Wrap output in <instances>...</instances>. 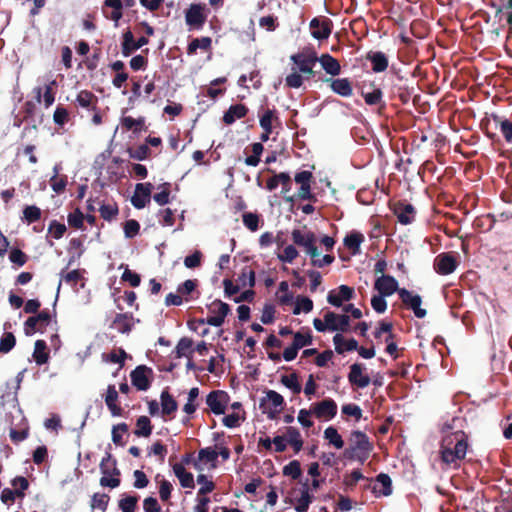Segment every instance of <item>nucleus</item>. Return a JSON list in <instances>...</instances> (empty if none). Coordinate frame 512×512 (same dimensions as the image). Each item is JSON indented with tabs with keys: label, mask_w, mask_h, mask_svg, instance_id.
<instances>
[{
	"label": "nucleus",
	"mask_w": 512,
	"mask_h": 512,
	"mask_svg": "<svg viewBox=\"0 0 512 512\" xmlns=\"http://www.w3.org/2000/svg\"><path fill=\"white\" fill-rule=\"evenodd\" d=\"M467 437L463 431H457L445 437L441 444V460L454 468L460 467V461L466 456Z\"/></svg>",
	"instance_id": "f257e3e1"
},
{
	"label": "nucleus",
	"mask_w": 512,
	"mask_h": 512,
	"mask_svg": "<svg viewBox=\"0 0 512 512\" xmlns=\"http://www.w3.org/2000/svg\"><path fill=\"white\" fill-rule=\"evenodd\" d=\"M351 445L345 449L344 456L350 460H357L364 463L373 450V444L369 437L362 431L356 430L351 433Z\"/></svg>",
	"instance_id": "f03ea898"
},
{
	"label": "nucleus",
	"mask_w": 512,
	"mask_h": 512,
	"mask_svg": "<svg viewBox=\"0 0 512 512\" xmlns=\"http://www.w3.org/2000/svg\"><path fill=\"white\" fill-rule=\"evenodd\" d=\"M313 326L318 332H325L326 330L347 332L350 326V317L346 314L339 315L328 311L324 315V322L315 318Z\"/></svg>",
	"instance_id": "7ed1b4c3"
},
{
	"label": "nucleus",
	"mask_w": 512,
	"mask_h": 512,
	"mask_svg": "<svg viewBox=\"0 0 512 512\" xmlns=\"http://www.w3.org/2000/svg\"><path fill=\"white\" fill-rule=\"evenodd\" d=\"M100 471L103 476L100 478V485L102 487H109L111 489L117 488L120 483V470L117 467V460L107 453L100 462Z\"/></svg>",
	"instance_id": "20e7f679"
},
{
	"label": "nucleus",
	"mask_w": 512,
	"mask_h": 512,
	"mask_svg": "<svg viewBox=\"0 0 512 512\" xmlns=\"http://www.w3.org/2000/svg\"><path fill=\"white\" fill-rule=\"evenodd\" d=\"M285 405L284 398L274 390H268L260 400V408L270 420H274Z\"/></svg>",
	"instance_id": "39448f33"
},
{
	"label": "nucleus",
	"mask_w": 512,
	"mask_h": 512,
	"mask_svg": "<svg viewBox=\"0 0 512 512\" xmlns=\"http://www.w3.org/2000/svg\"><path fill=\"white\" fill-rule=\"evenodd\" d=\"M206 6L201 3H192L185 11L186 24L196 30L203 28L206 20L207 13L205 12Z\"/></svg>",
	"instance_id": "423d86ee"
},
{
	"label": "nucleus",
	"mask_w": 512,
	"mask_h": 512,
	"mask_svg": "<svg viewBox=\"0 0 512 512\" xmlns=\"http://www.w3.org/2000/svg\"><path fill=\"white\" fill-rule=\"evenodd\" d=\"M51 321V314L48 309H43L35 316H30L24 322V333L31 336L36 332H43Z\"/></svg>",
	"instance_id": "0eeeda50"
},
{
	"label": "nucleus",
	"mask_w": 512,
	"mask_h": 512,
	"mask_svg": "<svg viewBox=\"0 0 512 512\" xmlns=\"http://www.w3.org/2000/svg\"><path fill=\"white\" fill-rule=\"evenodd\" d=\"M309 28L313 38L323 41L327 40L331 35L333 22L326 16H318L310 21Z\"/></svg>",
	"instance_id": "6e6552de"
},
{
	"label": "nucleus",
	"mask_w": 512,
	"mask_h": 512,
	"mask_svg": "<svg viewBox=\"0 0 512 512\" xmlns=\"http://www.w3.org/2000/svg\"><path fill=\"white\" fill-rule=\"evenodd\" d=\"M207 307L212 315L208 316L205 322L210 326H221L224 323L225 317L230 313V306L218 299L214 300Z\"/></svg>",
	"instance_id": "1a4fd4ad"
},
{
	"label": "nucleus",
	"mask_w": 512,
	"mask_h": 512,
	"mask_svg": "<svg viewBox=\"0 0 512 512\" xmlns=\"http://www.w3.org/2000/svg\"><path fill=\"white\" fill-rule=\"evenodd\" d=\"M153 370L145 365H139L130 373L132 385L139 391H146L151 386Z\"/></svg>",
	"instance_id": "9d476101"
},
{
	"label": "nucleus",
	"mask_w": 512,
	"mask_h": 512,
	"mask_svg": "<svg viewBox=\"0 0 512 512\" xmlns=\"http://www.w3.org/2000/svg\"><path fill=\"white\" fill-rule=\"evenodd\" d=\"M398 295L403 305L409 309H412L417 318H424L426 316L427 311L421 308L422 298L420 295L413 294L406 288L399 289Z\"/></svg>",
	"instance_id": "9b49d317"
},
{
	"label": "nucleus",
	"mask_w": 512,
	"mask_h": 512,
	"mask_svg": "<svg viewBox=\"0 0 512 512\" xmlns=\"http://www.w3.org/2000/svg\"><path fill=\"white\" fill-rule=\"evenodd\" d=\"M154 186L150 182L138 183L135 186L131 203L136 209H143L151 201V193Z\"/></svg>",
	"instance_id": "f8f14e48"
},
{
	"label": "nucleus",
	"mask_w": 512,
	"mask_h": 512,
	"mask_svg": "<svg viewBox=\"0 0 512 512\" xmlns=\"http://www.w3.org/2000/svg\"><path fill=\"white\" fill-rule=\"evenodd\" d=\"M228 402L229 395L227 394V392L222 390L211 391L206 396V404L208 405L210 410L216 415L225 413Z\"/></svg>",
	"instance_id": "ddd939ff"
},
{
	"label": "nucleus",
	"mask_w": 512,
	"mask_h": 512,
	"mask_svg": "<svg viewBox=\"0 0 512 512\" xmlns=\"http://www.w3.org/2000/svg\"><path fill=\"white\" fill-rule=\"evenodd\" d=\"M433 266L438 274L449 275L456 270L458 261L451 253L444 252L436 256Z\"/></svg>",
	"instance_id": "4468645a"
},
{
	"label": "nucleus",
	"mask_w": 512,
	"mask_h": 512,
	"mask_svg": "<svg viewBox=\"0 0 512 512\" xmlns=\"http://www.w3.org/2000/svg\"><path fill=\"white\" fill-rule=\"evenodd\" d=\"M312 412L318 419H332L337 414V404L331 398H326L320 402L314 403L312 406Z\"/></svg>",
	"instance_id": "2eb2a0df"
},
{
	"label": "nucleus",
	"mask_w": 512,
	"mask_h": 512,
	"mask_svg": "<svg viewBox=\"0 0 512 512\" xmlns=\"http://www.w3.org/2000/svg\"><path fill=\"white\" fill-rule=\"evenodd\" d=\"M364 370L365 367L361 363H354L350 366L348 381L352 386L363 389L370 384L371 379L369 375L364 373Z\"/></svg>",
	"instance_id": "dca6fc26"
},
{
	"label": "nucleus",
	"mask_w": 512,
	"mask_h": 512,
	"mask_svg": "<svg viewBox=\"0 0 512 512\" xmlns=\"http://www.w3.org/2000/svg\"><path fill=\"white\" fill-rule=\"evenodd\" d=\"M354 295L355 291L352 287L342 284L328 293L327 301L335 307H341L344 301L351 300Z\"/></svg>",
	"instance_id": "f3484780"
},
{
	"label": "nucleus",
	"mask_w": 512,
	"mask_h": 512,
	"mask_svg": "<svg viewBox=\"0 0 512 512\" xmlns=\"http://www.w3.org/2000/svg\"><path fill=\"white\" fill-rule=\"evenodd\" d=\"M374 289L382 296H390L400 289L398 281L390 275H382L378 277L374 283Z\"/></svg>",
	"instance_id": "a211bd4d"
},
{
	"label": "nucleus",
	"mask_w": 512,
	"mask_h": 512,
	"mask_svg": "<svg viewBox=\"0 0 512 512\" xmlns=\"http://www.w3.org/2000/svg\"><path fill=\"white\" fill-rule=\"evenodd\" d=\"M394 213L401 224L408 225L415 220L416 210L410 203L398 202L395 205Z\"/></svg>",
	"instance_id": "6ab92c4d"
},
{
	"label": "nucleus",
	"mask_w": 512,
	"mask_h": 512,
	"mask_svg": "<svg viewBox=\"0 0 512 512\" xmlns=\"http://www.w3.org/2000/svg\"><path fill=\"white\" fill-rule=\"evenodd\" d=\"M326 82L334 93L342 97H350L353 94L352 83L348 78H328Z\"/></svg>",
	"instance_id": "aec40b11"
},
{
	"label": "nucleus",
	"mask_w": 512,
	"mask_h": 512,
	"mask_svg": "<svg viewBox=\"0 0 512 512\" xmlns=\"http://www.w3.org/2000/svg\"><path fill=\"white\" fill-rule=\"evenodd\" d=\"M314 496L310 493L308 480L301 487L300 496L294 499V509L297 512H307L310 504L313 502Z\"/></svg>",
	"instance_id": "412c9836"
},
{
	"label": "nucleus",
	"mask_w": 512,
	"mask_h": 512,
	"mask_svg": "<svg viewBox=\"0 0 512 512\" xmlns=\"http://www.w3.org/2000/svg\"><path fill=\"white\" fill-rule=\"evenodd\" d=\"M375 485L372 487V492L376 497L390 496L392 494V480L386 473H380L375 478Z\"/></svg>",
	"instance_id": "4be33fe9"
},
{
	"label": "nucleus",
	"mask_w": 512,
	"mask_h": 512,
	"mask_svg": "<svg viewBox=\"0 0 512 512\" xmlns=\"http://www.w3.org/2000/svg\"><path fill=\"white\" fill-rule=\"evenodd\" d=\"M118 399L119 395L115 385H108L105 395V403L113 416H121L123 413V409L118 404Z\"/></svg>",
	"instance_id": "5701e85b"
},
{
	"label": "nucleus",
	"mask_w": 512,
	"mask_h": 512,
	"mask_svg": "<svg viewBox=\"0 0 512 512\" xmlns=\"http://www.w3.org/2000/svg\"><path fill=\"white\" fill-rule=\"evenodd\" d=\"M248 113V108L244 104L231 105L223 115V122L227 125L233 124L237 119L244 118Z\"/></svg>",
	"instance_id": "b1692460"
},
{
	"label": "nucleus",
	"mask_w": 512,
	"mask_h": 512,
	"mask_svg": "<svg viewBox=\"0 0 512 512\" xmlns=\"http://www.w3.org/2000/svg\"><path fill=\"white\" fill-rule=\"evenodd\" d=\"M162 416H170L178 409V403L169 393L168 388L164 389L160 395Z\"/></svg>",
	"instance_id": "393cba45"
},
{
	"label": "nucleus",
	"mask_w": 512,
	"mask_h": 512,
	"mask_svg": "<svg viewBox=\"0 0 512 512\" xmlns=\"http://www.w3.org/2000/svg\"><path fill=\"white\" fill-rule=\"evenodd\" d=\"M217 458L218 452L215 449L211 447L203 448L199 450L198 459L193 462V466L197 470H202V467L199 464V462H209L211 463L212 468H216Z\"/></svg>",
	"instance_id": "a878e982"
},
{
	"label": "nucleus",
	"mask_w": 512,
	"mask_h": 512,
	"mask_svg": "<svg viewBox=\"0 0 512 512\" xmlns=\"http://www.w3.org/2000/svg\"><path fill=\"white\" fill-rule=\"evenodd\" d=\"M364 235L358 231H353L347 234L343 240L344 246L351 252L352 255L360 253V246L364 242Z\"/></svg>",
	"instance_id": "bb28decb"
},
{
	"label": "nucleus",
	"mask_w": 512,
	"mask_h": 512,
	"mask_svg": "<svg viewBox=\"0 0 512 512\" xmlns=\"http://www.w3.org/2000/svg\"><path fill=\"white\" fill-rule=\"evenodd\" d=\"M318 62H320L325 72L331 76H337L341 72V65L339 61L330 54H322L318 57Z\"/></svg>",
	"instance_id": "cd10ccee"
},
{
	"label": "nucleus",
	"mask_w": 512,
	"mask_h": 512,
	"mask_svg": "<svg viewBox=\"0 0 512 512\" xmlns=\"http://www.w3.org/2000/svg\"><path fill=\"white\" fill-rule=\"evenodd\" d=\"M133 315L131 313H119L115 316L112 327L118 332L129 333L133 326Z\"/></svg>",
	"instance_id": "c85d7f7f"
},
{
	"label": "nucleus",
	"mask_w": 512,
	"mask_h": 512,
	"mask_svg": "<svg viewBox=\"0 0 512 512\" xmlns=\"http://www.w3.org/2000/svg\"><path fill=\"white\" fill-rule=\"evenodd\" d=\"M291 60L297 65L298 70L301 72L309 65H315L318 62V57L315 52L305 53L299 52L291 56Z\"/></svg>",
	"instance_id": "c756f323"
},
{
	"label": "nucleus",
	"mask_w": 512,
	"mask_h": 512,
	"mask_svg": "<svg viewBox=\"0 0 512 512\" xmlns=\"http://www.w3.org/2000/svg\"><path fill=\"white\" fill-rule=\"evenodd\" d=\"M367 60H369L372 64V70L375 73L383 72L388 67V58L381 51L369 52L366 56Z\"/></svg>",
	"instance_id": "7c9ffc66"
},
{
	"label": "nucleus",
	"mask_w": 512,
	"mask_h": 512,
	"mask_svg": "<svg viewBox=\"0 0 512 512\" xmlns=\"http://www.w3.org/2000/svg\"><path fill=\"white\" fill-rule=\"evenodd\" d=\"M172 468L183 488L193 489L195 487L193 474L186 471L182 464H174Z\"/></svg>",
	"instance_id": "2f4dec72"
},
{
	"label": "nucleus",
	"mask_w": 512,
	"mask_h": 512,
	"mask_svg": "<svg viewBox=\"0 0 512 512\" xmlns=\"http://www.w3.org/2000/svg\"><path fill=\"white\" fill-rule=\"evenodd\" d=\"M286 442L291 445L295 453L301 451L303 447V440L299 430L293 426L286 427L284 435Z\"/></svg>",
	"instance_id": "473e14b6"
},
{
	"label": "nucleus",
	"mask_w": 512,
	"mask_h": 512,
	"mask_svg": "<svg viewBox=\"0 0 512 512\" xmlns=\"http://www.w3.org/2000/svg\"><path fill=\"white\" fill-rule=\"evenodd\" d=\"M333 342L335 345V351L338 354L358 349V342L354 338L345 340L341 334H336L333 337Z\"/></svg>",
	"instance_id": "72a5a7b5"
},
{
	"label": "nucleus",
	"mask_w": 512,
	"mask_h": 512,
	"mask_svg": "<svg viewBox=\"0 0 512 512\" xmlns=\"http://www.w3.org/2000/svg\"><path fill=\"white\" fill-rule=\"evenodd\" d=\"M76 102L82 108H91L92 110H96L98 97L91 91L81 90L76 97Z\"/></svg>",
	"instance_id": "f704fd0d"
},
{
	"label": "nucleus",
	"mask_w": 512,
	"mask_h": 512,
	"mask_svg": "<svg viewBox=\"0 0 512 512\" xmlns=\"http://www.w3.org/2000/svg\"><path fill=\"white\" fill-rule=\"evenodd\" d=\"M121 51L124 57L130 56L133 52L140 49L135 41L134 35L131 30H127L122 36Z\"/></svg>",
	"instance_id": "c9c22d12"
},
{
	"label": "nucleus",
	"mask_w": 512,
	"mask_h": 512,
	"mask_svg": "<svg viewBox=\"0 0 512 512\" xmlns=\"http://www.w3.org/2000/svg\"><path fill=\"white\" fill-rule=\"evenodd\" d=\"M292 240L296 245L306 248L307 246H310L311 243H316V236L311 231L302 233L301 230L294 229L292 231Z\"/></svg>",
	"instance_id": "e433bc0d"
},
{
	"label": "nucleus",
	"mask_w": 512,
	"mask_h": 512,
	"mask_svg": "<svg viewBox=\"0 0 512 512\" xmlns=\"http://www.w3.org/2000/svg\"><path fill=\"white\" fill-rule=\"evenodd\" d=\"M121 125L127 131L131 130L134 134H138L145 128V118L139 117L134 119L131 116H125L121 119Z\"/></svg>",
	"instance_id": "4c0bfd02"
},
{
	"label": "nucleus",
	"mask_w": 512,
	"mask_h": 512,
	"mask_svg": "<svg viewBox=\"0 0 512 512\" xmlns=\"http://www.w3.org/2000/svg\"><path fill=\"white\" fill-rule=\"evenodd\" d=\"M155 482L158 484L159 487V497L161 501H169L173 491V485L171 484V482L166 480L161 474H157L155 476Z\"/></svg>",
	"instance_id": "58836bf2"
},
{
	"label": "nucleus",
	"mask_w": 512,
	"mask_h": 512,
	"mask_svg": "<svg viewBox=\"0 0 512 512\" xmlns=\"http://www.w3.org/2000/svg\"><path fill=\"white\" fill-rule=\"evenodd\" d=\"M212 39L208 36L201 38L192 39L187 46V54L194 55L197 52V49L200 48L202 50L208 51L211 49Z\"/></svg>",
	"instance_id": "ea45409f"
},
{
	"label": "nucleus",
	"mask_w": 512,
	"mask_h": 512,
	"mask_svg": "<svg viewBox=\"0 0 512 512\" xmlns=\"http://www.w3.org/2000/svg\"><path fill=\"white\" fill-rule=\"evenodd\" d=\"M33 358L38 365H43L48 362L49 352L47 351V344L44 340H37L35 342Z\"/></svg>",
	"instance_id": "a19ab883"
},
{
	"label": "nucleus",
	"mask_w": 512,
	"mask_h": 512,
	"mask_svg": "<svg viewBox=\"0 0 512 512\" xmlns=\"http://www.w3.org/2000/svg\"><path fill=\"white\" fill-rule=\"evenodd\" d=\"M59 170L60 167L58 165H55L53 168L54 174L49 181L52 190L58 194L62 193L67 185V176H59Z\"/></svg>",
	"instance_id": "79ce46f5"
},
{
	"label": "nucleus",
	"mask_w": 512,
	"mask_h": 512,
	"mask_svg": "<svg viewBox=\"0 0 512 512\" xmlns=\"http://www.w3.org/2000/svg\"><path fill=\"white\" fill-rule=\"evenodd\" d=\"M152 425L149 417L140 416L136 421V429L134 434L137 437H149L152 433Z\"/></svg>",
	"instance_id": "37998d69"
},
{
	"label": "nucleus",
	"mask_w": 512,
	"mask_h": 512,
	"mask_svg": "<svg viewBox=\"0 0 512 512\" xmlns=\"http://www.w3.org/2000/svg\"><path fill=\"white\" fill-rule=\"evenodd\" d=\"M158 189L160 191L153 195V199L158 205L164 206L170 202L171 183L164 182L158 186Z\"/></svg>",
	"instance_id": "c03bdc74"
},
{
	"label": "nucleus",
	"mask_w": 512,
	"mask_h": 512,
	"mask_svg": "<svg viewBox=\"0 0 512 512\" xmlns=\"http://www.w3.org/2000/svg\"><path fill=\"white\" fill-rule=\"evenodd\" d=\"M255 271L251 266H244L241 273L238 275L237 282L242 286H249L250 288L255 286Z\"/></svg>",
	"instance_id": "a18cd8bd"
},
{
	"label": "nucleus",
	"mask_w": 512,
	"mask_h": 512,
	"mask_svg": "<svg viewBox=\"0 0 512 512\" xmlns=\"http://www.w3.org/2000/svg\"><path fill=\"white\" fill-rule=\"evenodd\" d=\"M280 382L290 389L294 394H299L302 390V386L299 383L298 374L292 373L290 375H282Z\"/></svg>",
	"instance_id": "49530a36"
},
{
	"label": "nucleus",
	"mask_w": 512,
	"mask_h": 512,
	"mask_svg": "<svg viewBox=\"0 0 512 512\" xmlns=\"http://www.w3.org/2000/svg\"><path fill=\"white\" fill-rule=\"evenodd\" d=\"M324 438L329 441L337 449H341L344 446L342 436L338 433L337 429L333 426H329L324 431Z\"/></svg>",
	"instance_id": "de8ad7c7"
},
{
	"label": "nucleus",
	"mask_w": 512,
	"mask_h": 512,
	"mask_svg": "<svg viewBox=\"0 0 512 512\" xmlns=\"http://www.w3.org/2000/svg\"><path fill=\"white\" fill-rule=\"evenodd\" d=\"M283 475L291 477L293 480H297L302 475L301 464L298 460H292L283 467Z\"/></svg>",
	"instance_id": "09e8293b"
},
{
	"label": "nucleus",
	"mask_w": 512,
	"mask_h": 512,
	"mask_svg": "<svg viewBox=\"0 0 512 512\" xmlns=\"http://www.w3.org/2000/svg\"><path fill=\"white\" fill-rule=\"evenodd\" d=\"M252 155L245 158V164L248 166L256 167L260 163V156L264 150L262 143L255 142L251 145Z\"/></svg>",
	"instance_id": "8fccbe9b"
},
{
	"label": "nucleus",
	"mask_w": 512,
	"mask_h": 512,
	"mask_svg": "<svg viewBox=\"0 0 512 512\" xmlns=\"http://www.w3.org/2000/svg\"><path fill=\"white\" fill-rule=\"evenodd\" d=\"M41 214V209L36 205H27L23 209V220L32 224L41 218Z\"/></svg>",
	"instance_id": "3c124183"
},
{
	"label": "nucleus",
	"mask_w": 512,
	"mask_h": 512,
	"mask_svg": "<svg viewBox=\"0 0 512 512\" xmlns=\"http://www.w3.org/2000/svg\"><path fill=\"white\" fill-rule=\"evenodd\" d=\"M277 120L275 109H266L260 117L259 123L264 131L272 132L273 120Z\"/></svg>",
	"instance_id": "603ef678"
},
{
	"label": "nucleus",
	"mask_w": 512,
	"mask_h": 512,
	"mask_svg": "<svg viewBox=\"0 0 512 512\" xmlns=\"http://www.w3.org/2000/svg\"><path fill=\"white\" fill-rule=\"evenodd\" d=\"M109 500L110 497L105 493H94L91 497L90 507L92 510L98 508L105 512L108 507Z\"/></svg>",
	"instance_id": "864d4df0"
},
{
	"label": "nucleus",
	"mask_w": 512,
	"mask_h": 512,
	"mask_svg": "<svg viewBox=\"0 0 512 512\" xmlns=\"http://www.w3.org/2000/svg\"><path fill=\"white\" fill-rule=\"evenodd\" d=\"M313 309V301L305 296H298L296 299L293 314L298 315L301 312L309 313Z\"/></svg>",
	"instance_id": "5fc2aeb1"
},
{
	"label": "nucleus",
	"mask_w": 512,
	"mask_h": 512,
	"mask_svg": "<svg viewBox=\"0 0 512 512\" xmlns=\"http://www.w3.org/2000/svg\"><path fill=\"white\" fill-rule=\"evenodd\" d=\"M362 96L367 105L381 104L382 107L385 106V103L382 101L383 93L380 88H375L372 92H362Z\"/></svg>",
	"instance_id": "6e6d98bb"
},
{
	"label": "nucleus",
	"mask_w": 512,
	"mask_h": 512,
	"mask_svg": "<svg viewBox=\"0 0 512 512\" xmlns=\"http://www.w3.org/2000/svg\"><path fill=\"white\" fill-rule=\"evenodd\" d=\"M16 345V337L12 332L3 333L0 339V353H9Z\"/></svg>",
	"instance_id": "4d7b16f0"
},
{
	"label": "nucleus",
	"mask_w": 512,
	"mask_h": 512,
	"mask_svg": "<svg viewBox=\"0 0 512 512\" xmlns=\"http://www.w3.org/2000/svg\"><path fill=\"white\" fill-rule=\"evenodd\" d=\"M493 120L499 124L500 131L507 142H512V122L508 119L502 120L499 116L493 115Z\"/></svg>",
	"instance_id": "13d9d810"
},
{
	"label": "nucleus",
	"mask_w": 512,
	"mask_h": 512,
	"mask_svg": "<svg viewBox=\"0 0 512 512\" xmlns=\"http://www.w3.org/2000/svg\"><path fill=\"white\" fill-rule=\"evenodd\" d=\"M313 341L311 331L308 329L306 333L300 331L293 334V344L300 350L301 348L311 345Z\"/></svg>",
	"instance_id": "bf43d9fd"
},
{
	"label": "nucleus",
	"mask_w": 512,
	"mask_h": 512,
	"mask_svg": "<svg viewBox=\"0 0 512 512\" xmlns=\"http://www.w3.org/2000/svg\"><path fill=\"white\" fill-rule=\"evenodd\" d=\"M193 340L188 337H183L176 345L175 353L177 358L187 356V352L192 353Z\"/></svg>",
	"instance_id": "052dcab7"
},
{
	"label": "nucleus",
	"mask_w": 512,
	"mask_h": 512,
	"mask_svg": "<svg viewBox=\"0 0 512 512\" xmlns=\"http://www.w3.org/2000/svg\"><path fill=\"white\" fill-rule=\"evenodd\" d=\"M138 503V496L127 495L119 500V508L122 512H135Z\"/></svg>",
	"instance_id": "680f3d73"
},
{
	"label": "nucleus",
	"mask_w": 512,
	"mask_h": 512,
	"mask_svg": "<svg viewBox=\"0 0 512 512\" xmlns=\"http://www.w3.org/2000/svg\"><path fill=\"white\" fill-rule=\"evenodd\" d=\"M25 497V493H21L20 491L12 490L10 488H4L1 492L0 499L6 505H11L14 503L16 498L23 499Z\"/></svg>",
	"instance_id": "e2e57ef3"
},
{
	"label": "nucleus",
	"mask_w": 512,
	"mask_h": 512,
	"mask_svg": "<svg viewBox=\"0 0 512 512\" xmlns=\"http://www.w3.org/2000/svg\"><path fill=\"white\" fill-rule=\"evenodd\" d=\"M365 477L359 469L353 470L349 475H346L343 480V484L346 490L353 489L359 480H364Z\"/></svg>",
	"instance_id": "0e129e2a"
},
{
	"label": "nucleus",
	"mask_w": 512,
	"mask_h": 512,
	"mask_svg": "<svg viewBox=\"0 0 512 512\" xmlns=\"http://www.w3.org/2000/svg\"><path fill=\"white\" fill-rule=\"evenodd\" d=\"M100 216L107 221H111L119 212L116 203L102 204L99 208Z\"/></svg>",
	"instance_id": "69168bd1"
},
{
	"label": "nucleus",
	"mask_w": 512,
	"mask_h": 512,
	"mask_svg": "<svg viewBox=\"0 0 512 512\" xmlns=\"http://www.w3.org/2000/svg\"><path fill=\"white\" fill-rule=\"evenodd\" d=\"M197 482L198 484H201V487L198 490V495H206L215 489L214 482L208 480L207 476L204 474H199L197 476Z\"/></svg>",
	"instance_id": "338daca9"
},
{
	"label": "nucleus",
	"mask_w": 512,
	"mask_h": 512,
	"mask_svg": "<svg viewBox=\"0 0 512 512\" xmlns=\"http://www.w3.org/2000/svg\"><path fill=\"white\" fill-rule=\"evenodd\" d=\"M243 224L250 231H256L259 228V216L256 213L246 212L242 216Z\"/></svg>",
	"instance_id": "774afa93"
}]
</instances>
